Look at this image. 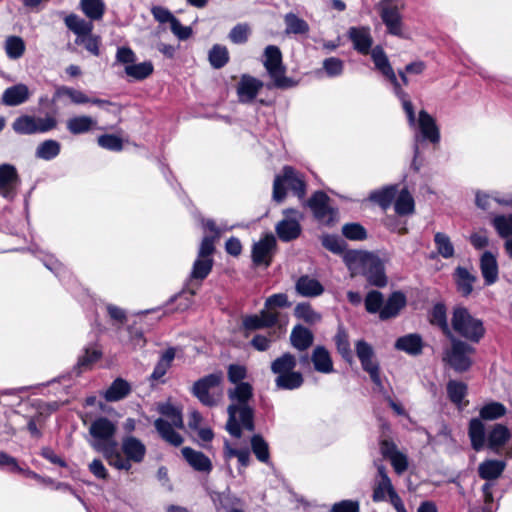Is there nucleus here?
<instances>
[{
  "instance_id": "obj_1",
  "label": "nucleus",
  "mask_w": 512,
  "mask_h": 512,
  "mask_svg": "<svg viewBox=\"0 0 512 512\" xmlns=\"http://www.w3.org/2000/svg\"><path fill=\"white\" fill-rule=\"evenodd\" d=\"M231 404L227 408L229 415L226 428L228 432L241 437V427L248 431L254 430L253 409L249 401L253 398V388L247 382H240L227 392Z\"/></svg>"
},
{
  "instance_id": "obj_2",
  "label": "nucleus",
  "mask_w": 512,
  "mask_h": 512,
  "mask_svg": "<svg viewBox=\"0 0 512 512\" xmlns=\"http://www.w3.org/2000/svg\"><path fill=\"white\" fill-rule=\"evenodd\" d=\"M89 433L93 440L91 446L98 452H101L110 466L114 468H127L128 462L120 458L118 451V443L114 436L116 433V425L105 417H99L94 420L90 427Z\"/></svg>"
},
{
  "instance_id": "obj_3",
  "label": "nucleus",
  "mask_w": 512,
  "mask_h": 512,
  "mask_svg": "<svg viewBox=\"0 0 512 512\" xmlns=\"http://www.w3.org/2000/svg\"><path fill=\"white\" fill-rule=\"evenodd\" d=\"M203 225L214 233L215 236H205L201 241L198 256L193 264L188 284V290L191 295H194L198 288V285L196 288H193L194 281H203L211 272L214 263L212 256L215 252V241L220 237V231L213 220H206Z\"/></svg>"
},
{
  "instance_id": "obj_4",
  "label": "nucleus",
  "mask_w": 512,
  "mask_h": 512,
  "mask_svg": "<svg viewBox=\"0 0 512 512\" xmlns=\"http://www.w3.org/2000/svg\"><path fill=\"white\" fill-rule=\"evenodd\" d=\"M296 358L290 353H284L271 363V371L277 375L275 384L277 388L294 390L303 384V376L294 371Z\"/></svg>"
},
{
  "instance_id": "obj_5",
  "label": "nucleus",
  "mask_w": 512,
  "mask_h": 512,
  "mask_svg": "<svg viewBox=\"0 0 512 512\" xmlns=\"http://www.w3.org/2000/svg\"><path fill=\"white\" fill-rule=\"evenodd\" d=\"M264 57L263 65L273 81L271 85H267L268 88L287 89L295 85L294 81L285 75L286 67L282 61V53L277 46H267L264 51Z\"/></svg>"
},
{
  "instance_id": "obj_6",
  "label": "nucleus",
  "mask_w": 512,
  "mask_h": 512,
  "mask_svg": "<svg viewBox=\"0 0 512 512\" xmlns=\"http://www.w3.org/2000/svg\"><path fill=\"white\" fill-rule=\"evenodd\" d=\"M159 412L170 421H166L162 418L157 419L154 422L156 430L166 442L173 446H180L183 443V438L173 429V427L183 428V420L180 411L173 405L167 403L159 407Z\"/></svg>"
},
{
  "instance_id": "obj_7",
  "label": "nucleus",
  "mask_w": 512,
  "mask_h": 512,
  "mask_svg": "<svg viewBox=\"0 0 512 512\" xmlns=\"http://www.w3.org/2000/svg\"><path fill=\"white\" fill-rule=\"evenodd\" d=\"M452 327L455 332L472 342H479L485 333L482 321L462 306L453 310Z\"/></svg>"
},
{
  "instance_id": "obj_8",
  "label": "nucleus",
  "mask_w": 512,
  "mask_h": 512,
  "mask_svg": "<svg viewBox=\"0 0 512 512\" xmlns=\"http://www.w3.org/2000/svg\"><path fill=\"white\" fill-rule=\"evenodd\" d=\"M223 381V374L212 373L197 380L192 387V394L205 406H216L222 399L223 392L218 389Z\"/></svg>"
},
{
  "instance_id": "obj_9",
  "label": "nucleus",
  "mask_w": 512,
  "mask_h": 512,
  "mask_svg": "<svg viewBox=\"0 0 512 512\" xmlns=\"http://www.w3.org/2000/svg\"><path fill=\"white\" fill-rule=\"evenodd\" d=\"M284 185H287L299 198H303L306 189L303 177L291 166H285L282 174L277 175L273 183V199L283 201L286 196Z\"/></svg>"
},
{
  "instance_id": "obj_10",
  "label": "nucleus",
  "mask_w": 512,
  "mask_h": 512,
  "mask_svg": "<svg viewBox=\"0 0 512 512\" xmlns=\"http://www.w3.org/2000/svg\"><path fill=\"white\" fill-rule=\"evenodd\" d=\"M449 337L451 347L445 351L443 361L457 372L467 371L472 365L471 355L475 351L474 348L453 335Z\"/></svg>"
},
{
  "instance_id": "obj_11",
  "label": "nucleus",
  "mask_w": 512,
  "mask_h": 512,
  "mask_svg": "<svg viewBox=\"0 0 512 512\" xmlns=\"http://www.w3.org/2000/svg\"><path fill=\"white\" fill-rule=\"evenodd\" d=\"M356 354L359 358L362 368L370 375L372 382L379 388H382L380 378L379 364L375 359V353L371 345L364 340H359L355 344Z\"/></svg>"
},
{
  "instance_id": "obj_12",
  "label": "nucleus",
  "mask_w": 512,
  "mask_h": 512,
  "mask_svg": "<svg viewBox=\"0 0 512 512\" xmlns=\"http://www.w3.org/2000/svg\"><path fill=\"white\" fill-rule=\"evenodd\" d=\"M283 214L284 218L277 223L275 230L282 241L289 242L299 237L303 215L295 209H286Z\"/></svg>"
},
{
  "instance_id": "obj_13",
  "label": "nucleus",
  "mask_w": 512,
  "mask_h": 512,
  "mask_svg": "<svg viewBox=\"0 0 512 512\" xmlns=\"http://www.w3.org/2000/svg\"><path fill=\"white\" fill-rule=\"evenodd\" d=\"M308 205L321 223L330 225L335 221L337 212L329 206V197L325 193H314Z\"/></svg>"
},
{
  "instance_id": "obj_14",
  "label": "nucleus",
  "mask_w": 512,
  "mask_h": 512,
  "mask_svg": "<svg viewBox=\"0 0 512 512\" xmlns=\"http://www.w3.org/2000/svg\"><path fill=\"white\" fill-rule=\"evenodd\" d=\"M121 449L125 457L120 453V458L128 462L127 468H117L118 470H130L132 467L131 462L140 463L143 461L146 454V447L136 437L127 436L123 438L121 443Z\"/></svg>"
},
{
  "instance_id": "obj_15",
  "label": "nucleus",
  "mask_w": 512,
  "mask_h": 512,
  "mask_svg": "<svg viewBox=\"0 0 512 512\" xmlns=\"http://www.w3.org/2000/svg\"><path fill=\"white\" fill-rule=\"evenodd\" d=\"M20 179L16 168L11 164L0 165V195L13 199L17 193Z\"/></svg>"
},
{
  "instance_id": "obj_16",
  "label": "nucleus",
  "mask_w": 512,
  "mask_h": 512,
  "mask_svg": "<svg viewBox=\"0 0 512 512\" xmlns=\"http://www.w3.org/2000/svg\"><path fill=\"white\" fill-rule=\"evenodd\" d=\"M276 249V239L272 234H266L253 245L252 259L256 265H270Z\"/></svg>"
},
{
  "instance_id": "obj_17",
  "label": "nucleus",
  "mask_w": 512,
  "mask_h": 512,
  "mask_svg": "<svg viewBox=\"0 0 512 512\" xmlns=\"http://www.w3.org/2000/svg\"><path fill=\"white\" fill-rule=\"evenodd\" d=\"M374 258L373 254L359 250H349L343 255V260L351 272V277L364 274L365 270L371 266Z\"/></svg>"
},
{
  "instance_id": "obj_18",
  "label": "nucleus",
  "mask_w": 512,
  "mask_h": 512,
  "mask_svg": "<svg viewBox=\"0 0 512 512\" xmlns=\"http://www.w3.org/2000/svg\"><path fill=\"white\" fill-rule=\"evenodd\" d=\"M380 452L384 458L390 460L397 474H402L408 469L407 456L398 450L393 441L384 439L380 442Z\"/></svg>"
},
{
  "instance_id": "obj_19",
  "label": "nucleus",
  "mask_w": 512,
  "mask_h": 512,
  "mask_svg": "<svg viewBox=\"0 0 512 512\" xmlns=\"http://www.w3.org/2000/svg\"><path fill=\"white\" fill-rule=\"evenodd\" d=\"M371 57L375 64V67L386 77L391 84L394 86L396 92L401 91L400 84L397 80L396 74L390 65V62L380 46H376L371 51Z\"/></svg>"
},
{
  "instance_id": "obj_20",
  "label": "nucleus",
  "mask_w": 512,
  "mask_h": 512,
  "mask_svg": "<svg viewBox=\"0 0 512 512\" xmlns=\"http://www.w3.org/2000/svg\"><path fill=\"white\" fill-rule=\"evenodd\" d=\"M371 57L375 64V67L386 77L391 84L394 86L396 92L401 91L400 84L397 80L396 74L390 65V62L380 46H376L371 51Z\"/></svg>"
},
{
  "instance_id": "obj_21",
  "label": "nucleus",
  "mask_w": 512,
  "mask_h": 512,
  "mask_svg": "<svg viewBox=\"0 0 512 512\" xmlns=\"http://www.w3.org/2000/svg\"><path fill=\"white\" fill-rule=\"evenodd\" d=\"M380 16L389 33L402 37L401 15L396 6L380 4Z\"/></svg>"
},
{
  "instance_id": "obj_22",
  "label": "nucleus",
  "mask_w": 512,
  "mask_h": 512,
  "mask_svg": "<svg viewBox=\"0 0 512 512\" xmlns=\"http://www.w3.org/2000/svg\"><path fill=\"white\" fill-rule=\"evenodd\" d=\"M262 87L263 82L260 80L249 75H243L237 85L239 100L243 103L251 102Z\"/></svg>"
},
{
  "instance_id": "obj_23",
  "label": "nucleus",
  "mask_w": 512,
  "mask_h": 512,
  "mask_svg": "<svg viewBox=\"0 0 512 512\" xmlns=\"http://www.w3.org/2000/svg\"><path fill=\"white\" fill-rule=\"evenodd\" d=\"M348 34L353 42L354 48L358 52L362 54H368L370 52L373 39L368 27H352L349 29Z\"/></svg>"
},
{
  "instance_id": "obj_24",
  "label": "nucleus",
  "mask_w": 512,
  "mask_h": 512,
  "mask_svg": "<svg viewBox=\"0 0 512 512\" xmlns=\"http://www.w3.org/2000/svg\"><path fill=\"white\" fill-rule=\"evenodd\" d=\"M296 292L303 297H317L324 292V287L315 278L303 275L296 281Z\"/></svg>"
},
{
  "instance_id": "obj_25",
  "label": "nucleus",
  "mask_w": 512,
  "mask_h": 512,
  "mask_svg": "<svg viewBox=\"0 0 512 512\" xmlns=\"http://www.w3.org/2000/svg\"><path fill=\"white\" fill-rule=\"evenodd\" d=\"M30 98L29 88L25 84H17L7 88L2 95V102L7 106H18Z\"/></svg>"
},
{
  "instance_id": "obj_26",
  "label": "nucleus",
  "mask_w": 512,
  "mask_h": 512,
  "mask_svg": "<svg viewBox=\"0 0 512 512\" xmlns=\"http://www.w3.org/2000/svg\"><path fill=\"white\" fill-rule=\"evenodd\" d=\"M480 269L487 285L495 283L498 279V264L495 256L486 251L480 259Z\"/></svg>"
},
{
  "instance_id": "obj_27",
  "label": "nucleus",
  "mask_w": 512,
  "mask_h": 512,
  "mask_svg": "<svg viewBox=\"0 0 512 512\" xmlns=\"http://www.w3.org/2000/svg\"><path fill=\"white\" fill-rule=\"evenodd\" d=\"M418 125L424 138L432 143L439 142L440 134L435 120L425 110L419 112Z\"/></svg>"
},
{
  "instance_id": "obj_28",
  "label": "nucleus",
  "mask_w": 512,
  "mask_h": 512,
  "mask_svg": "<svg viewBox=\"0 0 512 512\" xmlns=\"http://www.w3.org/2000/svg\"><path fill=\"white\" fill-rule=\"evenodd\" d=\"M457 290L461 295L467 297L473 291V285L477 277L464 267H457L454 273Z\"/></svg>"
},
{
  "instance_id": "obj_29",
  "label": "nucleus",
  "mask_w": 512,
  "mask_h": 512,
  "mask_svg": "<svg viewBox=\"0 0 512 512\" xmlns=\"http://www.w3.org/2000/svg\"><path fill=\"white\" fill-rule=\"evenodd\" d=\"M181 452L185 460L195 470L209 472L212 469L210 459L207 456H205L202 452L195 451L189 447H184Z\"/></svg>"
},
{
  "instance_id": "obj_30",
  "label": "nucleus",
  "mask_w": 512,
  "mask_h": 512,
  "mask_svg": "<svg viewBox=\"0 0 512 512\" xmlns=\"http://www.w3.org/2000/svg\"><path fill=\"white\" fill-rule=\"evenodd\" d=\"M67 28L72 31L77 37L80 38L93 31V21L85 20L76 14H69L64 19Z\"/></svg>"
},
{
  "instance_id": "obj_31",
  "label": "nucleus",
  "mask_w": 512,
  "mask_h": 512,
  "mask_svg": "<svg viewBox=\"0 0 512 512\" xmlns=\"http://www.w3.org/2000/svg\"><path fill=\"white\" fill-rule=\"evenodd\" d=\"M406 298L401 292H394L380 310V318L385 320L395 317L405 306Z\"/></svg>"
},
{
  "instance_id": "obj_32",
  "label": "nucleus",
  "mask_w": 512,
  "mask_h": 512,
  "mask_svg": "<svg viewBox=\"0 0 512 512\" xmlns=\"http://www.w3.org/2000/svg\"><path fill=\"white\" fill-rule=\"evenodd\" d=\"M285 34L306 36L309 33V24L296 14L290 12L284 16Z\"/></svg>"
},
{
  "instance_id": "obj_33",
  "label": "nucleus",
  "mask_w": 512,
  "mask_h": 512,
  "mask_svg": "<svg viewBox=\"0 0 512 512\" xmlns=\"http://www.w3.org/2000/svg\"><path fill=\"white\" fill-rule=\"evenodd\" d=\"M313 339L312 332L301 325L295 326L290 335L292 346L300 351L308 349L312 345Z\"/></svg>"
},
{
  "instance_id": "obj_34",
  "label": "nucleus",
  "mask_w": 512,
  "mask_h": 512,
  "mask_svg": "<svg viewBox=\"0 0 512 512\" xmlns=\"http://www.w3.org/2000/svg\"><path fill=\"white\" fill-rule=\"evenodd\" d=\"M506 463L500 460H486L479 464L478 474L482 479L495 480L501 476Z\"/></svg>"
},
{
  "instance_id": "obj_35",
  "label": "nucleus",
  "mask_w": 512,
  "mask_h": 512,
  "mask_svg": "<svg viewBox=\"0 0 512 512\" xmlns=\"http://www.w3.org/2000/svg\"><path fill=\"white\" fill-rule=\"evenodd\" d=\"M510 438V432L508 428L502 424H496L493 426L488 434V446L498 452Z\"/></svg>"
},
{
  "instance_id": "obj_36",
  "label": "nucleus",
  "mask_w": 512,
  "mask_h": 512,
  "mask_svg": "<svg viewBox=\"0 0 512 512\" xmlns=\"http://www.w3.org/2000/svg\"><path fill=\"white\" fill-rule=\"evenodd\" d=\"M97 125L96 120L90 116L81 115L67 120L66 127L74 135L83 134L90 131Z\"/></svg>"
},
{
  "instance_id": "obj_37",
  "label": "nucleus",
  "mask_w": 512,
  "mask_h": 512,
  "mask_svg": "<svg viewBox=\"0 0 512 512\" xmlns=\"http://www.w3.org/2000/svg\"><path fill=\"white\" fill-rule=\"evenodd\" d=\"M312 362L316 371L321 373H331L333 363L329 352L323 346H317L312 353Z\"/></svg>"
},
{
  "instance_id": "obj_38",
  "label": "nucleus",
  "mask_w": 512,
  "mask_h": 512,
  "mask_svg": "<svg viewBox=\"0 0 512 512\" xmlns=\"http://www.w3.org/2000/svg\"><path fill=\"white\" fill-rule=\"evenodd\" d=\"M363 275L366 276L367 281L371 285L383 287L387 283L386 277L384 275L383 265H382L381 261L379 260V258L376 256L372 260L371 266H369L365 270Z\"/></svg>"
},
{
  "instance_id": "obj_39",
  "label": "nucleus",
  "mask_w": 512,
  "mask_h": 512,
  "mask_svg": "<svg viewBox=\"0 0 512 512\" xmlns=\"http://www.w3.org/2000/svg\"><path fill=\"white\" fill-rule=\"evenodd\" d=\"M80 8L85 16L91 21H99L105 13L103 0H80Z\"/></svg>"
},
{
  "instance_id": "obj_40",
  "label": "nucleus",
  "mask_w": 512,
  "mask_h": 512,
  "mask_svg": "<svg viewBox=\"0 0 512 512\" xmlns=\"http://www.w3.org/2000/svg\"><path fill=\"white\" fill-rule=\"evenodd\" d=\"M395 347L398 350L405 351L411 355H418L422 351V340L420 336L416 334H409L403 337H400L396 343Z\"/></svg>"
},
{
  "instance_id": "obj_41",
  "label": "nucleus",
  "mask_w": 512,
  "mask_h": 512,
  "mask_svg": "<svg viewBox=\"0 0 512 512\" xmlns=\"http://www.w3.org/2000/svg\"><path fill=\"white\" fill-rule=\"evenodd\" d=\"M61 151V144L53 139L41 142L35 151V156L39 159L49 161L59 155Z\"/></svg>"
},
{
  "instance_id": "obj_42",
  "label": "nucleus",
  "mask_w": 512,
  "mask_h": 512,
  "mask_svg": "<svg viewBox=\"0 0 512 512\" xmlns=\"http://www.w3.org/2000/svg\"><path fill=\"white\" fill-rule=\"evenodd\" d=\"M469 437L472 447L479 451L485 442V427L480 419L474 418L469 424Z\"/></svg>"
},
{
  "instance_id": "obj_43",
  "label": "nucleus",
  "mask_w": 512,
  "mask_h": 512,
  "mask_svg": "<svg viewBox=\"0 0 512 512\" xmlns=\"http://www.w3.org/2000/svg\"><path fill=\"white\" fill-rule=\"evenodd\" d=\"M397 187L396 186H388L381 190L373 191L369 195V200L377 203L384 210H386L392 203L393 199L396 197Z\"/></svg>"
},
{
  "instance_id": "obj_44",
  "label": "nucleus",
  "mask_w": 512,
  "mask_h": 512,
  "mask_svg": "<svg viewBox=\"0 0 512 512\" xmlns=\"http://www.w3.org/2000/svg\"><path fill=\"white\" fill-rule=\"evenodd\" d=\"M130 392V385L122 378L116 379L106 390L104 396L108 401H118L126 397Z\"/></svg>"
},
{
  "instance_id": "obj_45",
  "label": "nucleus",
  "mask_w": 512,
  "mask_h": 512,
  "mask_svg": "<svg viewBox=\"0 0 512 512\" xmlns=\"http://www.w3.org/2000/svg\"><path fill=\"white\" fill-rule=\"evenodd\" d=\"M394 207L398 215H409L414 212V199L407 189L399 192Z\"/></svg>"
},
{
  "instance_id": "obj_46",
  "label": "nucleus",
  "mask_w": 512,
  "mask_h": 512,
  "mask_svg": "<svg viewBox=\"0 0 512 512\" xmlns=\"http://www.w3.org/2000/svg\"><path fill=\"white\" fill-rule=\"evenodd\" d=\"M36 117L30 115H22L16 118L12 124L13 130L22 135H30L37 133Z\"/></svg>"
},
{
  "instance_id": "obj_47",
  "label": "nucleus",
  "mask_w": 512,
  "mask_h": 512,
  "mask_svg": "<svg viewBox=\"0 0 512 512\" xmlns=\"http://www.w3.org/2000/svg\"><path fill=\"white\" fill-rule=\"evenodd\" d=\"M434 243L438 253L445 259L452 258L454 256V246L448 235L442 232H437L434 235Z\"/></svg>"
},
{
  "instance_id": "obj_48",
  "label": "nucleus",
  "mask_w": 512,
  "mask_h": 512,
  "mask_svg": "<svg viewBox=\"0 0 512 512\" xmlns=\"http://www.w3.org/2000/svg\"><path fill=\"white\" fill-rule=\"evenodd\" d=\"M294 314L298 319L311 325L321 320V315L316 312L309 303L297 304L294 309Z\"/></svg>"
},
{
  "instance_id": "obj_49",
  "label": "nucleus",
  "mask_w": 512,
  "mask_h": 512,
  "mask_svg": "<svg viewBox=\"0 0 512 512\" xmlns=\"http://www.w3.org/2000/svg\"><path fill=\"white\" fill-rule=\"evenodd\" d=\"M5 51L9 58L19 59L25 52V43L19 36H9L5 40Z\"/></svg>"
},
{
  "instance_id": "obj_50",
  "label": "nucleus",
  "mask_w": 512,
  "mask_h": 512,
  "mask_svg": "<svg viewBox=\"0 0 512 512\" xmlns=\"http://www.w3.org/2000/svg\"><path fill=\"white\" fill-rule=\"evenodd\" d=\"M251 448L256 458L263 463L270 460L269 445L260 435H254L251 438Z\"/></svg>"
},
{
  "instance_id": "obj_51",
  "label": "nucleus",
  "mask_w": 512,
  "mask_h": 512,
  "mask_svg": "<svg viewBox=\"0 0 512 512\" xmlns=\"http://www.w3.org/2000/svg\"><path fill=\"white\" fill-rule=\"evenodd\" d=\"M430 320L432 324L439 326L448 337L452 335L448 326L444 304L438 303L433 307Z\"/></svg>"
},
{
  "instance_id": "obj_52",
  "label": "nucleus",
  "mask_w": 512,
  "mask_h": 512,
  "mask_svg": "<svg viewBox=\"0 0 512 512\" xmlns=\"http://www.w3.org/2000/svg\"><path fill=\"white\" fill-rule=\"evenodd\" d=\"M175 357L174 349L170 348L166 350L158 361L157 365L154 368L153 373L151 374V378L154 380H158L163 377L167 370L170 368L171 363Z\"/></svg>"
},
{
  "instance_id": "obj_53",
  "label": "nucleus",
  "mask_w": 512,
  "mask_h": 512,
  "mask_svg": "<svg viewBox=\"0 0 512 512\" xmlns=\"http://www.w3.org/2000/svg\"><path fill=\"white\" fill-rule=\"evenodd\" d=\"M125 72L137 80H142L150 76L153 72V65L151 62H142L139 64H131L125 67Z\"/></svg>"
},
{
  "instance_id": "obj_54",
  "label": "nucleus",
  "mask_w": 512,
  "mask_h": 512,
  "mask_svg": "<svg viewBox=\"0 0 512 512\" xmlns=\"http://www.w3.org/2000/svg\"><path fill=\"white\" fill-rule=\"evenodd\" d=\"M229 60L228 50L225 46L214 45L209 52L210 64L216 68H222Z\"/></svg>"
},
{
  "instance_id": "obj_55",
  "label": "nucleus",
  "mask_w": 512,
  "mask_h": 512,
  "mask_svg": "<svg viewBox=\"0 0 512 512\" xmlns=\"http://www.w3.org/2000/svg\"><path fill=\"white\" fill-rule=\"evenodd\" d=\"M506 414V408L499 402H491L484 405L480 410V417L484 420H495Z\"/></svg>"
},
{
  "instance_id": "obj_56",
  "label": "nucleus",
  "mask_w": 512,
  "mask_h": 512,
  "mask_svg": "<svg viewBox=\"0 0 512 512\" xmlns=\"http://www.w3.org/2000/svg\"><path fill=\"white\" fill-rule=\"evenodd\" d=\"M393 492H395V489L390 478L379 479L374 486L372 498L375 502L384 501L386 496Z\"/></svg>"
},
{
  "instance_id": "obj_57",
  "label": "nucleus",
  "mask_w": 512,
  "mask_h": 512,
  "mask_svg": "<svg viewBox=\"0 0 512 512\" xmlns=\"http://www.w3.org/2000/svg\"><path fill=\"white\" fill-rule=\"evenodd\" d=\"M101 38L98 35L93 34L92 32L82 36L80 38L75 39V44L83 45L84 48L93 54L94 56H99L100 54V46Z\"/></svg>"
},
{
  "instance_id": "obj_58",
  "label": "nucleus",
  "mask_w": 512,
  "mask_h": 512,
  "mask_svg": "<svg viewBox=\"0 0 512 512\" xmlns=\"http://www.w3.org/2000/svg\"><path fill=\"white\" fill-rule=\"evenodd\" d=\"M467 387L464 383L451 380L447 384V393L450 400L455 404H460L466 395Z\"/></svg>"
},
{
  "instance_id": "obj_59",
  "label": "nucleus",
  "mask_w": 512,
  "mask_h": 512,
  "mask_svg": "<svg viewBox=\"0 0 512 512\" xmlns=\"http://www.w3.org/2000/svg\"><path fill=\"white\" fill-rule=\"evenodd\" d=\"M493 225L501 237L512 235V214L509 216H496L493 219Z\"/></svg>"
},
{
  "instance_id": "obj_60",
  "label": "nucleus",
  "mask_w": 512,
  "mask_h": 512,
  "mask_svg": "<svg viewBox=\"0 0 512 512\" xmlns=\"http://www.w3.org/2000/svg\"><path fill=\"white\" fill-rule=\"evenodd\" d=\"M63 95L69 97L75 104H84L90 101V98H88L83 92L65 86L58 88L56 91V96L60 97Z\"/></svg>"
},
{
  "instance_id": "obj_61",
  "label": "nucleus",
  "mask_w": 512,
  "mask_h": 512,
  "mask_svg": "<svg viewBox=\"0 0 512 512\" xmlns=\"http://www.w3.org/2000/svg\"><path fill=\"white\" fill-rule=\"evenodd\" d=\"M366 310L370 313L379 312L383 307V295L379 291H370L365 298Z\"/></svg>"
},
{
  "instance_id": "obj_62",
  "label": "nucleus",
  "mask_w": 512,
  "mask_h": 512,
  "mask_svg": "<svg viewBox=\"0 0 512 512\" xmlns=\"http://www.w3.org/2000/svg\"><path fill=\"white\" fill-rule=\"evenodd\" d=\"M342 233L350 240H363L367 237L366 230L358 223L345 224L342 227Z\"/></svg>"
},
{
  "instance_id": "obj_63",
  "label": "nucleus",
  "mask_w": 512,
  "mask_h": 512,
  "mask_svg": "<svg viewBox=\"0 0 512 512\" xmlns=\"http://www.w3.org/2000/svg\"><path fill=\"white\" fill-rule=\"evenodd\" d=\"M335 342L337 346L338 352L342 355V357L348 361H352V353L350 350V344L348 341V336L344 331H339L335 336Z\"/></svg>"
},
{
  "instance_id": "obj_64",
  "label": "nucleus",
  "mask_w": 512,
  "mask_h": 512,
  "mask_svg": "<svg viewBox=\"0 0 512 512\" xmlns=\"http://www.w3.org/2000/svg\"><path fill=\"white\" fill-rule=\"evenodd\" d=\"M97 141L99 146L108 150L120 151L123 148L122 140L112 134L101 135Z\"/></svg>"
}]
</instances>
